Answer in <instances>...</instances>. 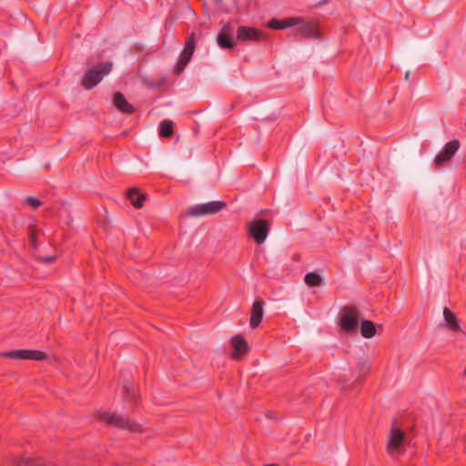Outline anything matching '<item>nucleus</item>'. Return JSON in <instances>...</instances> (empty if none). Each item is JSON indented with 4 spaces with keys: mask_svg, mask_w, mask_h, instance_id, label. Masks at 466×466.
I'll return each mask as SVG.
<instances>
[{
    "mask_svg": "<svg viewBox=\"0 0 466 466\" xmlns=\"http://www.w3.org/2000/svg\"><path fill=\"white\" fill-rule=\"evenodd\" d=\"M237 37L240 41H258L263 37V33L252 27L240 26L238 29Z\"/></svg>",
    "mask_w": 466,
    "mask_h": 466,
    "instance_id": "obj_13",
    "label": "nucleus"
},
{
    "mask_svg": "<svg viewBox=\"0 0 466 466\" xmlns=\"http://www.w3.org/2000/svg\"><path fill=\"white\" fill-rule=\"evenodd\" d=\"M195 50V37L194 35H190L184 47V50L179 56L177 66H176V72L177 74H180L187 65V63L190 61L192 55Z\"/></svg>",
    "mask_w": 466,
    "mask_h": 466,
    "instance_id": "obj_8",
    "label": "nucleus"
},
{
    "mask_svg": "<svg viewBox=\"0 0 466 466\" xmlns=\"http://www.w3.org/2000/svg\"><path fill=\"white\" fill-rule=\"evenodd\" d=\"M403 443L404 433L397 428H392L387 447L389 453L390 455L400 454L402 451Z\"/></svg>",
    "mask_w": 466,
    "mask_h": 466,
    "instance_id": "obj_9",
    "label": "nucleus"
},
{
    "mask_svg": "<svg viewBox=\"0 0 466 466\" xmlns=\"http://www.w3.org/2000/svg\"><path fill=\"white\" fill-rule=\"evenodd\" d=\"M112 70V63L106 62L89 69L83 77V86L86 89L96 86L103 77Z\"/></svg>",
    "mask_w": 466,
    "mask_h": 466,
    "instance_id": "obj_1",
    "label": "nucleus"
},
{
    "mask_svg": "<svg viewBox=\"0 0 466 466\" xmlns=\"http://www.w3.org/2000/svg\"><path fill=\"white\" fill-rule=\"evenodd\" d=\"M31 241L34 243L35 242V237L32 235L31 236Z\"/></svg>",
    "mask_w": 466,
    "mask_h": 466,
    "instance_id": "obj_26",
    "label": "nucleus"
},
{
    "mask_svg": "<svg viewBox=\"0 0 466 466\" xmlns=\"http://www.w3.org/2000/svg\"><path fill=\"white\" fill-rule=\"evenodd\" d=\"M115 106L123 113H132L134 107L130 105L121 93H116L114 96Z\"/></svg>",
    "mask_w": 466,
    "mask_h": 466,
    "instance_id": "obj_16",
    "label": "nucleus"
},
{
    "mask_svg": "<svg viewBox=\"0 0 466 466\" xmlns=\"http://www.w3.org/2000/svg\"><path fill=\"white\" fill-rule=\"evenodd\" d=\"M26 202L30 205H32L34 208H37L40 206V201L36 198H29L26 199Z\"/></svg>",
    "mask_w": 466,
    "mask_h": 466,
    "instance_id": "obj_22",
    "label": "nucleus"
},
{
    "mask_svg": "<svg viewBox=\"0 0 466 466\" xmlns=\"http://www.w3.org/2000/svg\"><path fill=\"white\" fill-rule=\"evenodd\" d=\"M443 316L448 328L451 330H457L459 329V322L456 316L448 308H444Z\"/></svg>",
    "mask_w": 466,
    "mask_h": 466,
    "instance_id": "obj_18",
    "label": "nucleus"
},
{
    "mask_svg": "<svg viewBox=\"0 0 466 466\" xmlns=\"http://www.w3.org/2000/svg\"><path fill=\"white\" fill-rule=\"evenodd\" d=\"M173 134V122L171 120H164L159 125V135L163 137H169Z\"/></svg>",
    "mask_w": 466,
    "mask_h": 466,
    "instance_id": "obj_20",
    "label": "nucleus"
},
{
    "mask_svg": "<svg viewBox=\"0 0 466 466\" xmlns=\"http://www.w3.org/2000/svg\"><path fill=\"white\" fill-rule=\"evenodd\" d=\"M460 141L453 139L445 144L443 148L436 155L434 163L438 167H441L449 162L460 148Z\"/></svg>",
    "mask_w": 466,
    "mask_h": 466,
    "instance_id": "obj_6",
    "label": "nucleus"
},
{
    "mask_svg": "<svg viewBox=\"0 0 466 466\" xmlns=\"http://www.w3.org/2000/svg\"><path fill=\"white\" fill-rule=\"evenodd\" d=\"M127 198L137 208H142L147 196L140 193L137 188H130L127 192Z\"/></svg>",
    "mask_w": 466,
    "mask_h": 466,
    "instance_id": "obj_17",
    "label": "nucleus"
},
{
    "mask_svg": "<svg viewBox=\"0 0 466 466\" xmlns=\"http://www.w3.org/2000/svg\"><path fill=\"white\" fill-rule=\"evenodd\" d=\"M217 42L222 48H229L234 46L231 31L228 26H224L217 36Z\"/></svg>",
    "mask_w": 466,
    "mask_h": 466,
    "instance_id": "obj_14",
    "label": "nucleus"
},
{
    "mask_svg": "<svg viewBox=\"0 0 466 466\" xmlns=\"http://www.w3.org/2000/svg\"><path fill=\"white\" fill-rule=\"evenodd\" d=\"M360 333L364 338L370 339L376 334V328L372 321L363 320L360 325Z\"/></svg>",
    "mask_w": 466,
    "mask_h": 466,
    "instance_id": "obj_19",
    "label": "nucleus"
},
{
    "mask_svg": "<svg viewBox=\"0 0 466 466\" xmlns=\"http://www.w3.org/2000/svg\"><path fill=\"white\" fill-rule=\"evenodd\" d=\"M0 356L14 360H43L46 358L45 352L36 350H15L1 352Z\"/></svg>",
    "mask_w": 466,
    "mask_h": 466,
    "instance_id": "obj_5",
    "label": "nucleus"
},
{
    "mask_svg": "<svg viewBox=\"0 0 466 466\" xmlns=\"http://www.w3.org/2000/svg\"><path fill=\"white\" fill-rule=\"evenodd\" d=\"M224 207L225 203L221 201H210L204 204H197L187 208V215L191 217L212 215L218 212Z\"/></svg>",
    "mask_w": 466,
    "mask_h": 466,
    "instance_id": "obj_2",
    "label": "nucleus"
},
{
    "mask_svg": "<svg viewBox=\"0 0 466 466\" xmlns=\"http://www.w3.org/2000/svg\"><path fill=\"white\" fill-rule=\"evenodd\" d=\"M124 390L127 393L130 392V386L129 385H124Z\"/></svg>",
    "mask_w": 466,
    "mask_h": 466,
    "instance_id": "obj_24",
    "label": "nucleus"
},
{
    "mask_svg": "<svg viewBox=\"0 0 466 466\" xmlns=\"http://www.w3.org/2000/svg\"><path fill=\"white\" fill-rule=\"evenodd\" d=\"M230 344L233 348L231 358L233 360H239L243 355L248 353L249 348L241 335L233 336L230 339Z\"/></svg>",
    "mask_w": 466,
    "mask_h": 466,
    "instance_id": "obj_10",
    "label": "nucleus"
},
{
    "mask_svg": "<svg viewBox=\"0 0 466 466\" xmlns=\"http://www.w3.org/2000/svg\"><path fill=\"white\" fill-rule=\"evenodd\" d=\"M102 419L110 425L119 427L131 431H139L140 425L130 421L127 418L115 413H104Z\"/></svg>",
    "mask_w": 466,
    "mask_h": 466,
    "instance_id": "obj_7",
    "label": "nucleus"
},
{
    "mask_svg": "<svg viewBox=\"0 0 466 466\" xmlns=\"http://www.w3.org/2000/svg\"><path fill=\"white\" fill-rule=\"evenodd\" d=\"M264 302L261 299H257L254 301L250 313V320L249 325L252 329H256L259 326L262 321L264 315Z\"/></svg>",
    "mask_w": 466,
    "mask_h": 466,
    "instance_id": "obj_11",
    "label": "nucleus"
},
{
    "mask_svg": "<svg viewBox=\"0 0 466 466\" xmlns=\"http://www.w3.org/2000/svg\"><path fill=\"white\" fill-rule=\"evenodd\" d=\"M304 281L309 287H317L321 284L322 278L320 275H319L317 273L309 272V273L306 274V276L304 278Z\"/></svg>",
    "mask_w": 466,
    "mask_h": 466,
    "instance_id": "obj_21",
    "label": "nucleus"
},
{
    "mask_svg": "<svg viewBox=\"0 0 466 466\" xmlns=\"http://www.w3.org/2000/svg\"><path fill=\"white\" fill-rule=\"evenodd\" d=\"M300 26L299 27V33L305 37L316 38L319 35V29L315 23L307 22L300 23Z\"/></svg>",
    "mask_w": 466,
    "mask_h": 466,
    "instance_id": "obj_15",
    "label": "nucleus"
},
{
    "mask_svg": "<svg viewBox=\"0 0 466 466\" xmlns=\"http://www.w3.org/2000/svg\"><path fill=\"white\" fill-rule=\"evenodd\" d=\"M409 76H410V72H406V74H405V79H406V80H408Z\"/></svg>",
    "mask_w": 466,
    "mask_h": 466,
    "instance_id": "obj_25",
    "label": "nucleus"
},
{
    "mask_svg": "<svg viewBox=\"0 0 466 466\" xmlns=\"http://www.w3.org/2000/svg\"><path fill=\"white\" fill-rule=\"evenodd\" d=\"M300 17H289L285 19H271L268 22V27L275 30L285 29L298 25L301 23Z\"/></svg>",
    "mask_w": 466,
    "mask_h": 466,
    "instance_id": "obj_12",
    "label": "nucleus"
},
{
    "mask_svg": "<svg viewBox=\"0 0 466 466\" xmlns=\"http://www.w3.org/2000/svg\"><path fill=\"white\" fill-rule=\"evenodd\" d=\"M56 258L55 257H46L43 258V261L46 262V263H51L53 261H55Z\"/></svg>",
    "mask_w": 466,
    "mask_h": 466,
    "instance_id": "obj_23",
    "label": "nucleus"
},
{
    "mask_svg": "<svg viewBox=\"0 0 466 466\" xmlns=\"http://www.w3.org/2000/svg\"><path fill=\"white\" fill-rule=\"evenodd\" d=\"M269 231L268 223L264 219L253 220L248 228L249 236L260 245L265 242Z\"/></svg>",
    "mask_w": 466,
    "mask_h": 466,
    "instance_id": "obj_3",
    "label": "nucleus"
},
{
    "mask_svg": "<svg viewBox=\"0 0 466 466\" xmlns=\"http://www.w3.org/2000/svg\"><path fill=\"white\" fill-rule=\"evenodd\" d=\"M359 320L360 314L357 309L345 308L340 315V328L346 332L356 331Z\"/></svg>",
    "mask_w": 466,
    "mask_h": 466,
    "instance_id": "obj_4",
    "label": "nucleus"
}]
</instances>
